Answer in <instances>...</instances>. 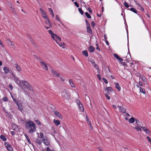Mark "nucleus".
<instances>
[{
	"label": "nucleus",
	"instance_id": "f257e3e1",
	"mask_svg": "<svg viewBox=\"0 0 151 151\" xmlns=\"http://www.w3.org/2000/svg\"><path fill=\"white\" fill-rule=\"evenodd\" d=\"M25 127L27 129H29L28 132L29 133H32L36 131L35 125L32 121H27L25 124Z\"/></svg>",
	"mask_w": 151,
	"mask_h": 151
},
{
	"label": "nucleus",
	"instance_id": "f03ea898",
	"mask_svg": "<svg viewBox=\"0 0 151 151\" xmlns=\"http://www.w3.org/2000/svg\"><path fill=\"white\" fill-rule=\"evenodd\" d=\"M21 84H22L25 87V88L28 89L29 90L32 91L33 88L32 86L28 83L25 81L21 80Z\"/></svg>",
	"mask_w": 151,
	"mask_h": 151
},
{
	"label": "nucleus",
	"instance_id": "7ed1b4c3",
	"mask_svg": "<svg viewBox=\"0 0 151 151\" xmlns=\"http://www.w3.org/2000/svg\"><path fill=\"white\" fill-rule=\"evenodd\" d=\"M61 95L64 100H68L70 97V94L66 90L63 91L62 92Z\"/></svg>",
	"mask_w": 151,
	"mask_h": 151
},
{
	"label": "nucleus",
	"instance_id": "20e7f679",
	"mask_svg": "<svg viewBox=\"0 0 151 151\" xmlns=\"http://www.w3.org/2000/svg\"><path fill=\"white\" fill-rule=\"evenodd\" d=\"M76 102L77 104L79 106L80 109V111L81 112H83L84 111V108L83 105L81 104V102L78 99H77Z\"/></svg>",
	"mask_w": 151,
	"mask_h": 151
},
{
	"label": "nucleus",
	"instance_id": "39448f33",
	"mask_svg": "<svg viewBox=\"0 0 151 151\" xmlns=\"http://www.w3.org/2000/svg\"><path fill=\"white\" fill-rule=\"evenodd\" d=\"M40 12L41 13V15L42 17L45 20H48V18L46 14V13L42 8H40Z\"/></svg>",
	"mask_w": 151,
	"mask_h": 151
},
{
	"label": "nucleus",
	"instance_id": "423d86ee",
	"mask_svg": "<svg viewBox=\"0 0 151 151\" xmlns=\"http://www.w3.org/2000/svg\"><path fill=\"white\" fill-rule=\"evenodd\" d=\"M52 37L56 42H57V40H59L60 41H61L60 37L57 36L56 34H53L52 36Z\"/></svg>",
	"mask_w": 151,
	"mask_h": 151
},
{
	"label": "nucleus",
	"instance_id": "0eeeda50",
	"mask_svg": "<svg viewBox=\"0 0 151 151\" xmlns=\"http://www.w3.org/2000/svg\"><path fill=\"white\" fill-rule=\"evenodd\" d=\"M17 106L18 109L21 112H22L23 111V107L22 105L19 102L18 103L16 104Z\"/></svg>",
	"mask_w": 151,
	"mask_h": 151
},
{
	"label": "nucleus",
	"instance_id": "6e6552de",
	"mask_svg": "<svg viewBox=\"0 0 151 151\" xmlns=\"http://www.w3.org/2000/svg\"><path fill=\"white\" fill-rule=\"evenodd\" d=\"M140 127L147 134H149L150 132L149 130L146 127H143L142 125H140Z\"/></svg>",
	"mask_w": 151,
	"mask_h": 151
},
{
	"label": "nucleus",
	"instance_id": "1a4fd4ad",
	"mask_svg": "<svg viewBox=\"0 0 151 151\" xmlns=\"http://www.w3.org/2000/svg\"><path fill=\"white\" fill-rule=\"evenodd\" d=\"M15 81L18 84H19L20 87L23 89H25V88L21 84V81H20L19 80L17 79L16 78L14 79Z\"/></svg>",
	"mask_w": 151,
	"mask_h": 151
},
{
	"label": "nucleus",
	"instance_id": "9d476101",
	"mask_svg": "<svg viewBox=\"0 0 151 151\" xmlns=\"http://www.w3.org/2000/svg\"><path fill=\"white\" fill-rule=\"evenodd\" d=\"M54 114L55 116L61 119L62 118V116L61 114L59 112L57 111H55L54 112Z\"/></svg>",
	"mask_w": 151,
	"mask_h": 151
},
{
	"label": "nucleus",
	"instance_id": "9b49d317",
	"mask_svg": "<svg viewBox=\"0 0 151 151\" xmlns=\"http://www.w3.org/2000/svg\"><path fill=\"white\" fill-rule=\"evenodd\" d=\"M42 142L45 145L47 146H48L50 145V142L47 139H45V138L42 139Z\"/></svg>",
	"mask_w": 151,
	"mask_h": 151
},
{
	"label": "nucleus",
	"instance_id": "f8f14e48",
	"mask_svg": "<svg viewBox=\"0 0 151 151\" xmlns=\"http://www.w3.org/2000/svg\"><path fill=\"white\" fill-rule=\"evenodd\" d=\"M51 72L55 76L57 77H60L59 74L56 71L53 70H51Z\"/></svg>",
	"mask_w": 151,
	"mask_h": 151
},
{
	"label": "nucleus",
	"instance_id": "ddd939ff",
	"mask_svg": "<svg viewBox=\"0 0 151 151\" xmlns=\"http://www.w3.org/2000/svg\"><path fill=\"white\" fill-rule=\"evenodd\" d=\"M105 91H107L108 93H109V91L112 92L113 91L112 88L111 87H106L105 89Z\"/></svg>",
	"mask_w": 151,
	"mask_h": 151
},
{
	"label": "nucleus",
	"instance_id": "4468645a",
	"mask_svg": "<svg viewBox=\"0 0 151 151\" xmlns=\"http://www.w3.org/2000/svg\"><path fill=\"white\" fill-rule=\"evenodd\" d=\"M118 106L119 107V109L121 112L122 113H125L126 111V109L124 108L122 106Z\"/></svg>",
	"mask_w": 151,
	"mask_h": 151
},
{
	"label": "nucleus",
	"instance_id": "2eb2a0df",
	"mask_svg": "<svg viewBox=\"0 0 151 151\" xmlns=\"http://www.w3.org/2000/svg\"><path fill=\"white\" fill-rule=\"evenodd\" d=\"M53 122L56 126H58L60 124V122L59 120H56L55 119H54Z\"/></svg>",
	"mask_w": 151,
	"mask_h": 151
},
{
	"label": "nucleus",
	"instance_id": "dca6fc26",
	"mask_svg": "<svg viewBox=\"0 0 151 151\" xmlns=\"http://www.w3.org/2000/svg\"><path fill=\"white\" fill-rule=\"evenodd\" d=\"M88 50L90 52H93L95 48L93 46H90L88 48Z\"/></svg>",
	"mask_w": 151,
	"mask_h": 151
},
{
	"label": "nucleus",
	"instance_id": "f3484780",
	"mask_svg": "<svg viewBox=\"0 0 151 151\" xmlns=\"http://www.w3.org/2000/svg\"><path fill=\"white\" fill-rule=\"evenodd\" d=\"M15 67L17 69V70L19 72L21 71L22 69L20 67L19 65L17 64H16L15 65Z\"/></svg>",
	"mask_w": 151,
	"mask_h": 151
},
{
	"label": "nucleus",
	"instance_id": "a211bd4d",
	"mask_svg": "<svg viewBox=\"0 0 151 151\" xmlns=\"http://www.w3.org/2000/svg\"><path fill=\"white\" fill-rule=\"evenodd\" d=\"M115 88H116L118 91L121 90V87L118 83H115Z\"/></svg>",
	"mask_w": 151,
	"mask_h": 151
},
{
	"label": "nucleus",
	"instance_id": "6ab92c4d",
	"mask_svg": "<svg viewBox=\"0 0 151 151\" xmlns=\"http://www.w3.org/2000/svg\"><path fill=\"white\" fill-rule=\"evenodd\" d=\"M114 56L117 60L121 61H122L123 60V59L122 58H119L117 54H114Z\"/></svg>",
	"mask_w": 151,
	"mask_h": 151
},
{
	"label": "nucleus",
	"instance_id": "aec40b11",
	"mask_svg": "<svg viewBox=\"0 0 151 151\" xmlns=\"http://www.w3.org/2000/svg\"><path fill=\"white\" fill-rule=\"evenodd\" d=\"M69 83L70 86L74 88L75 87V85L71 79L69 80Z\"/></svg>",
	"mask_w": 151,
	"mask_h": 151
},
{
	"label": "nucleus",
	"instance_id": "412c9836",
	"mask_svg": "<svg viewBox=\"0 0 151 151\" xmlns=\"http://www.w3.org/2000/svg\"><path fill=\"white\" fill-rule=\"evenodd\" d=\"M135 121V119L134 117H132L129 119V122L130 123H133Z\"/></svg>",
	"mask_w": 151,
	"mask_h": 151
},
{
	"label": "nucleus",
	"instance_id": "4be33fe9",
	"mask_svg": "<svg viewBox=\"0 0 151 151\" xmlns=\"http://www.w3.org/2000/svg\"><path fill=\"white\" fill-rule=\"evenodd\" d=\"M4 73L6 74H7L9 73V69L6 67H5L4 68Z\"/></svg>",
	"mask_w": 151,
	"mask_h": 151
},
{
	"label": "nucleus",
	"instance_id": "5701e85b",
	"mask_svg": "<svg viewBox=\"0 0 151 151\" xmlns=\"http://www.w3.org/2000/svg\"><path fill=\"white\" fill-rule=\"evenodd\" d=\"M0 138L3 140L4 141H5L7 139L6 138L5 136L3 135H1Z\"/></svg>",
	"mask_w": 151,
	"mask_h": 151
},
{
	"label": "nucleus",
	"instance_id": "b1692460",
	"mask_svg": "<svg viewBox=\"0 0 151 151\" xmlns=\"http://www.w3.org/2000/svg\"><path fill=\"white\" fill-rule=\"evenodd\" d=\"M129 10H130L132 12H134V13L137 14V11L136 10V9L134 8H131L130 9H128Z\"/></svg>",
	"mask_w": 151,
	"mask_h": 151
},
{
	"label": "nucleus",
	"instance_id": "393cba45",
	"mask_svg": "<svg viewBox=\"0 0 151 151\" xmlns=\"http://www.w3.org/2000/svg\"><path fill=\"white\" fill-rule=\"evenodd\" d=\"M87 32L88 33H91L92 32V31L91 28L90 26L87 27Z\"/></svg>",
	"mask_w": 151,
	"mask_h": 151
},
{
	"label": "nucleus",
	"instance_id": "a878e982",
	"mask_svg": "<svg viewBox=\"0 0 151 151\" xmlns=\"http://www.w3.org/2000/svg\"><path fill=\"white\" fill-rule=\"evenodd\" d=\"M82 54L86 57H88V56L87 51L86 50L83 51L82 52Z\"/></svg>",
	"mask_w": 151,
	"mask_h": 151
},
{
	"label": "nucleus",
	"instance_id": "bb28decb",
	"mask_svg": "<svg viewBox=\"0 0 151 151\" xmlns=\"http://www.w3.org/2000/svg\"><path fill=\"white\" fill-rule=\"evenodd\" d=\"M36 142L39 145H40L42 144V141L39 139H36Z\"/></svg>",
	"mask_w": 151,
	"mask_h": 151
},
{
	"label": "nucleus",
	"instance_id": "cd10ccee",
	"mask_svg": "<svg viewBox=\"0 0 151 151\" xmlns=\"http://www.w3.org/2000/svg\"><path fill=\"white\" fill-rule=\"evenodd\" d=\"M140 78L142 80V81L144 82H145V81H146V78L145 77L143 76H141L140 77Z\"/></svg>",
	"mask_w": 151,
	"mask_h": 151
},
{
	"label": "nucleus",
	"instance_id": "c85d7f7f",
	"mask_svg": "<svg viewBox=\"0 0 151 151\" xmlns=\"http://www.w3.org/2000/svg\"><path fill=\"white\" fill-rule=\"evenodd\" d=\"M24 136H25V137H26V139L27 140L28 142L29 143V144H31V143L29 139V137H28L27 135L26 134H25Z\"/></svg>",
	"mask_w": 151,
	"mask_h": 151
},
{
	"label": "nucleus",
	"instance_id": "c756f323",
	"mask_svg": "<svg viewBox=\"0 0 151 151\" xmlns=\"http://www.w3.org/2000/svg\"><path fill=\"white\" fill-rule=\"evenodd\" d=\"M7 149L9 151H12L13 150V148L11 145L7 147Z\"/></svg>",
	"mask_w": 151,
	"mask_h": 151
},
{
	"label": "nucleus",
	"instance_id": "7c9ffc66",
	"mask_svg": "<svg viewBox=\"0 0 151 151\" xmlns=\"http://www.w3.org/2000/svg\"><path fill=\"white\" fill-rule=\"evenodd\" d=\"M38 137L42 139H43L44 138L43 133L42 132H40V135H39Z\"/></svg>",
	"mask_w": 151,
	"mask_h": 151
},
{
	"label": "nucleus",
	"instance_id": "2f4dec72",
	"mask_svg": "<svg viewBox=\"0 0 151 151\" xmlns=\"http://www.w3.org/2000/svg\"><path fill=\"white\" fill-rule=\"evenodd\" d=\"M134 128L136 129L138 131H141V129L140 127H139L138 126H136V127H134Z\"/></svg>",
	"mask_w": 151,
	"mask_h": 151
},
{
	"label": "nucleus",
	"instance_id": "473e14b6",
	"mask_svg": "<svg viewBox=\"0 0 151 151\" xmlns=\"http://www.w3.org/2000/svg\"><path fill=\"white\" fill-rule=\"evenodd\" d=\"M7 42L9 44H10L11 45L14 46V44L12 42L9 40H8Z\"/></svg>",
	"mask_w": 151,
	"mask_h": 151
},
{
	"label": "nucleus",
	"instance_id": "72a5a7b5",
	"mask_svg": "<svg viewBox=\"0 0 151 151\" xmlns=\"http://www.w3.org/2000/svg\"><path fill=\"white\" fill-rule=\"evenodd\" d=\"M85 15L88 18L90 19L91 18V16L90 15V14L87 12H86L85 13Z\"/></svg>",
	"mask_w": 151,
	"mask_h": 151
},
{
	"label": "nucleus",
	"instance_id": "f704fd0d",
	"mask_svg": "<svg viewBox=\"0 0 151 151\" xmlns=\"http://www.w3.org/2000/svg\"><path fill=\"white\" fill-rule=\"evenodd\" d=\"M135 121L136 122V124L139 126L140 127V125H141L140 124V122L137 119H135Z\"/></svg>",
	"mask_w": 151,
	"mask_h": 151
},
{
	"label": "nucleus",
	"instance_id": "c9c22d12",
	"mask_svg": "<svg viewBox=\"0 0 151 151\" xmlns=\"http://www.w3.org/2000/svg\"><path fill=\"white\" fill-rule=\"evenodd\" d=\"M46 21L45 22V23L47 24H48V25L50 26H51V24L50 23L49 19L48 20H46Z\"/></svg>",
	"mask_w": 151,
	"mask_h": 151
},
{
	"label": "nucleus",
	"instance_id": "e433bc0d",
	"mask_svg": "<svg viewBox=\"0 0 151 151\" xmlns=\"http://www.w3.org/2000/svg\"><path fill=\"white\" fill-rule=\"evenodd\" d=\"M140 91L141 92H142L144 94H145V92L144 91H143V89L142 88H139Z\"/></svg>",
	"mask_w": 151,
	"mask_h": 151
},
{
	"label": "nucleus",
	"instance_id": "4c0bfd02",
	"mask_svg": "<svg viewBox=\"0 0 151 151\" xmlns=\"http://www.w3.org/2000/svg\"><path fill=\"white\" fill-rule=\"evenodd\" d=\"M124 4L125 6V7L127 8H128L129 6V5H128V4L126 2H124Z\"/></svg>",
	"mask_w": 151,
	"mask_h": 151
},
{
	"label": "nucleus",
	"instance_id": "58836bf2",
	"mask_svg": "<svg viewBox=\"0 0 151 151\" xmlns=\"http://www.w3.org/2000/svg\"><path fill=\"white\" fill-rule=\"evenodd\" d=\"M35 121L38 125H40L41 124V122L38 120H36Z\"/></svg>",
	"mask_w": 151,
	"mask_h": 151
},
{
	"label": "nucleus",
	"instance_id": "ea45409f",
	"mask_svg": "<svg viewBox=\"0 0 151 151\" xmlns=\"http://www.w3.org/2000/svg\"><path fill=\"white\" fill-rule=\"evenodd\" d=\"M55 18L56 20H58L59 22H60V18L59 17V16L58 15H57L55 16Z\"/></svg>",
	"mask_w": 151,
	"mask_h": 151
},
{
	"label": "nucleus",
	"instance_id": "a19ab883",
	"mask_svg": "<svg viewBox=\"0 0 151 151\" xmlns=\"http://www.w3.org/2000/svg\"><path fill=\"white\" fill-rule=\"evenodd\" d=\"M85 22L86 23L87 27H88L90 26V24L87 21V19H86L85 20Z\"/></svg>",
	"mask_w": 151,
	"mask_h": 151
},
{
	"label": "nucleus",
	"instance_id": "79ce46f5",
	"mask_svg": "<svg viewBox=\"0 0 151 151\" xmlns=\"http://www.w3.org/2000/svg\"><path fill=\"white\" fill-rule=\"evenodd\" d=\"M78 11H79V12H80V13L81 14H83V11L82 10V9H81L80 8H79L78 9Z\"/></svg>",
	"mask_w": 151,
	"mask_h": 151
},
{
	"label": "nucleus",
	"instance_id": "37998d69",
	"mask_svg": "<svg viewBox=\"0 0 151 151\" xmlns=\"http://www.w3.org/2000/svg\"><path fill=\"white\" fill-rule=\"evenodd\" d=\"M4 145L6 147V148L7 147H8L9 145H10L9 144V143H8V142H5L4 143Z\"/></svg>",
	"mask_w": 151,
	"mask_h": 151
},
{
	"label": "nucleus",
	"instance_id": "c03bdc74",
	"mask_svg": "<svg viewBox=\"0 0 151 151\" xmlns=\"http://www.w3.org/2000/svg\"><path fill=\"white\" fill-rule=\"evenodd\" d=\"M102 79L104 81V82L105 83L107 84L108 83V81H107V80L105 78H102Z\"/></svg>",
	"mask_w": 151,
	"mask_h": 151
},
{
	"label": "nucleus",
	"instance_id": "a18cd8bd",
	"mask_svg": "<svg viewBox=\"0 0 151 151\" xmlns=\"http://www.w3.org/2000/svg\"><path fill=\"white\" fill-rule=\"evenodd\" d=\"M93 65L95 67V68L96 69H98V68H99L98 66L95 63L94 64H93Z\"/></svg>",
	"mask_w": 151,
	"mask_h": 151
},
{
	"label": "nucleus",
	"instance_id": "49530a36",
	"mask_svg": "<svg viewBox=\"0 0 151 151\" xmlns=\"http://www.w3.org/2000/svg\"><path fill=\"white\" fill-rule=\"evenodd\" d=\"M12 97L13 98V100L14 101L16 104L19 102L16 99L14 98H13V96H12Z\"/></svg>",
	"mask_w": 151,
	"mask_h": 151
},
{
	"label": "nucleus",
	"instance_id": "de8ad7c7",
	"mask_svg": "<svg viewBox=\"0 0 151 151\" xmlns=\"http://www.w3.org/2000/svg\"><path fill=\"white\" fill-rule=\"evenodd\" d=\"M105 96L108 100H109L110 99V97L108 96V94L106 93L105 94Z\"/></svg>",
	"mask_w": 151,
	"mask_h": 151
},
{
	"label": "nucleus",
	"instance_id": "09e8293b",
	"mask_svg": "<svg viewBox=\"0 0 151 151\" xmlns=\"http://www.w3.org/2000/svg\"><path fill=\"white\" fill-rule=\"evenodd\" d=\"M48 10H49V11L50 12V14H52V13H53V11L52 9L51 8H49L48 9Z\"/></svg>",
	"mask_w": 151,
	"mask_h": 151
},
{
	"label": "nucleus",
	"instance_id": "8fccbe9b",
	"mask_svg": "<svg viewBox=\"0 0 151 151\" xmlns=\"http://www.w3.org/2000/svg\"><path fill=\"white\" fill-rule=\"evenodd\" d=\"M91 24L92 26H93V27H94L95 26V23L94 22V21H92L91 22Z\"/></svg>",
	"mask_w": 151,
	"mask_h": 151
},
{
	"label": "nucleus",
	"instance_id": "3c124183",
	"mask_svg": "<svg viewBox=\"0 0 151 151\" xmlns=\"http://www.w3.org/2000/svg\"><path fill=\"white\" fill-rule=\"evenodd\" d=\"M74 4L77 7H78L79 6V5L77 2H74Z\"/></svg>",
	"mask_w": 151,
	"mask_h": 151
},
{
	"label": "nucleus",
	"instance_id": "603ef678",
	"mask_svg": "<svg viewBox=\"0 0 151 151\" xmlns=\"http://www.w3.org/2000/svg\"><path fill=\"white\" fill-rule=\"evenodd\" d=\"M41 65L43 66V65H45V63L44 62H43L42 61H41L40 63Z\"/></svg>",
	"mask_w": 151,
	"mask_h": 151
},
{
	"label": "nucleus",
	"instance_id": "864d4df0",
	"mask_svg": "<svg viewBox=\"0 0 151 151\" xmlns=\"http://www.w3.org/2000/svg\"><path fill=\"white\" fill-rule=\"evenodd\" d=\"M48 32L49 33V34H51V36H52V35L53 34H54V33H53L52 32V31L51 30H49L48 31Z\"/></svg>",
	"mask_w": 151,
	"mask_h": 151
},
{
	"label": "nucleus",
	"instance_id": "5fc2aeb1",
	"mask_svg": "<svg viewBox=\"0 0 151 151\" xmlns=\"http://www.w3.org/2000/svg\"><path fill=\"white\" fill-rule=\"evenodd\" d=\"M11 9L12 11L14 13H15V9L14 8H12V7H11Z\"/></svg>",
	"mask_w": 151,
	"mask_h": 151
},
{
	"label": "nucleus",
	"instance_id": "6e6d98bb",
	"mask_svg": "<svg viewBox=\"0 0 151 151\" xmlns=\"http://www.w3.org/2000/svg\"><path fill=\"white\" fill-rule=\"evenodd\" d=\"M96 45L97 46V47H96V49L98 50H99V51L100 50V49L99 47L98 46V45L97 44H96Z\"/></svg>",
	"mask_w": 151,
	"mask_h": 151
},
{
	"label": "nucleus",
	"instance_id": "4d7b16f0",
	"mask_svg": "<svg viewBox=\"0 0 151 151\" xmlns=\"http://www.w3.org/2000/svg\"><path fill=\"white\" fill-rule=\"evenodd\" d=\"M3 100L5 101H7V98L6 97H4L3 98Z\"/></svg>",
	"mask_w": 151,
	"mask_h": 151
},
{
	"label": "nucleus",
	"instance_id": "13d9d810",
	"mask_svg": "<svg viewBox=\"0 0 151 151\" xmlns=\"http://www.w3.org/2000/svg\"><path fill=\"white\" fill-rule=\"evenodd\" d=\"M46 149L47 151H52L49 147H47Z\"/></svg>",
	"mask_w": 151,
	"mask_h": 151
},
{
	"label": "nucleus",
	"instance_id": "bf43d9fd",
	"mask_svg": "<svg viewBox=\"0 0 151 151\" xmlns=\"http://www.w3.org/2000/svg\"><path fill=\"white\" fill-rule=\"evenodd\" d=\"M97 76L98 77L99 80V81H100L101 80V78L100 76V75L99 74H98L97 75Z\"/></svg>",
	"mask_w": 151,
	"mask_h": 151
},
{
	"label": "nucleus",
	"instance_id": "052dcab7",
	"mask_svg": "<svg viewBox=\"0 0 151 151\" xmlns=\"http://www.w3.org/2000/svg\"><path fill=\"white\" fill-rule=\"evenodd\" d=\"M147 139H148V141L149 142L151 141V139L149 137H147Z\"/></svg>",
	"mask_w": 151,
	"mask_h": 151
},
{
	"label": "nucleus",
	"instance_id": "680f3d73",
	"mask_svg": "<svg viewBox=\"0 0 151 151\" xmlns=\"http://www.w3.org/2000/svg\"><path fill=\"white\" fill-rule=\"evenodd\" d=\"M44 67H45V70H48V68L47 66L46 65V64H45V65H44Z\"/></svg>",
	"mask_w": 151,
	"mask_h": 151
},
{
	"label": "nucleus",
	"instance_id": "e2e57ef3",
	"mask_svg": "<svg viewBox=\"0 0 151 151\" xmlns=\"http://www.w3.org/2000/svg\"><path fill=\"white\" fill-rule=\"evenodd\" d=\"M125 116H130V115L128 113H125Z\"/></svg>",
	"mask_w": 151,
	"mask_h": 151
},
{
	"label": "nucleus",
	"instance_id": "0e129e2a",
	"mask_svg": "<svg viewBox=\"0 0 151 151\" xmlns=\"http://www.w3.org/2000/svg\"><path fill=\"white\" fill-rule=\"evenodd\" d=\"M88 10L89 12L90 13H91L92 12V11L91 9H90V8H88Z\"/></svg>",
	"mask_w": 151,
	"mask_h": 151
},
{
	"label": "nucleus",
	"instance_id": "69168bd1",
	"mask_svg": "<svg viewBox=\"0 0 151 151\" xmlns=\"http://www.w3.org/2000/svg\"><path fill=\"white\" fill-rule=\"evenodd\" d=\"M57 43L61 47H63V46H62L63 45L61 43H58V42H57Z\"/></svg>",
	"mask_w": 151,
	"mask_h": 151
},
{
	"label": "nucleus",
	"instance_id": "338daca9",
	"mask_svg": "<svg viewBox=\"0 0 151 151\" xmlns=\"http://www.w3.org/2000/svg\"><path fill=\"white\" fill-rule=\"evenodd\" d=\"M90 62L93 65L95 63V62L93 60H90Z\"/></svg>",
	"mask_w": 151,
	"mask_h": 151
},
{
	"label": "nucleus",
	"instance_id": "774afa93",
	"mask_svg": "<svg viewBox=\"0 0 151 151\" xmlns=\"http://www.w3.org/2000/svg\"><path fill=\"white\" fill-rule=\"evenodd\" d=\"M37 59H38V60L40 62H40L41 61H42V60L40 58H38V57H37Z\"/></svg>",
	"mask_w": 151,
	"mask_h": 151
}]
</instances>
